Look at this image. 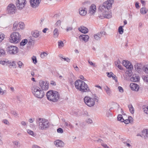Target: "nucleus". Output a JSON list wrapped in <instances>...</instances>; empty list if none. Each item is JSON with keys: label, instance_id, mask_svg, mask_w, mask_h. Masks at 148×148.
Returning <instances> with one entry per match:
<instances>
[{"label": "nucleus", "instance_id": "1", "mask_svg": "<svg viewBox=\"0 0 148 148\" xmlns=\"http://www.w3.org/2000/svg\"><path fill=\"white\" fill-rule=\"evenodd\" d=\"M99 100V97L97 96L96 94L93 95L92 97L86 96L84 99L85 103L89 107L93 106L95 105V102H97Z\"/></svg>", "mask_w": 148, "mask_h": 148}, {"label": "nucleus", "instance_id": "2", "mask_svg": "<svg viewBox=\"0 0 148 148\" xmlns=\"http://www.w3.org/2000/svg\"><path fill=\"white\" fill-rule=\"evenodd\" d=\"M46 96L49 100L53 102L57 101L60 97V95L58 92L52 90L48 91Z\"/></svg>", "mask_w": 148, "mask_h": 148}, {"label": "nucleus", "instance_id": "3", "mask_svg": "<svg viewBox=\"0 0 148 148\" xmlns=\"http://www.w3.org/2000/svg\"><path fill=\"white\" fill-rule=\"evenodd\" d=\"M31 91L33 95L38 98H43L45 95L44 91L39 87L36 86H33L32 87Z\"/></svg>", "mask_w": 148, "mask_h": 148}, {"label": "nucleus", "instance_id": "4", "mask_svg": "<svg viewBox=\"0 0 148 148\" xmlns=\"http://www.w3.org/2000/svg\"><path fill=\"white\" fill-rule=\"evenodd\" d=\"M36 122L39 123V128L41 130H47L49 126V121L45 119L39 118L37 119Z\"/></svg>", "mask_w": 148, "mask_h": 148}, {"label": "nucleus", "instance_id": "5", "mask_svg": "<svg viewBox=\"0 0 148 148\" xmlns=\"http://www.w3.org/2000/svg\"><path fill=\"white\" fill-rule=\"evenodd\" d=\"M113 2V0H107L104 2L103 5H100L99 8V11L104 12L109 11V9L112 7V3Z\"/></svg>", "mask_w": 148, "mask_h": 148}, {"label": "nucleus", "instance_id": "6", "mask_svg": "<svg viewBox=\"0 0 148 148\" xmlns=\"http://www.w3.org/2000/svg\"><path fill=\"white\" fill-rule=\"evenodd\" d=\"M21 35L18 32L12 33L10 35V41L11 43L16 44L21 40Z\"/></svg>", "mask_w": 148, "mask_h": 148}, {"label": "nucleus", "instance_id": "7", "mask_svg": "<svg viewBox=\"0 0 148 148\" xmlns=\"http://www.w3.org/2000/svg\"><path fill=\"white\" fill-rule=\"evenodd\" d=\"M7 51L10 54L14 55L16 54L18 51V49L16 46L11 45L7 48Z\"/></svg>", "mask_w": 148, "mask_h": 148}, {"label": "nucleus", "instance_id": "8", "mask_svg": "<svg viewBox=\"0 0 148 148\" xmlns=\"http://www.w3.org/2000/svg\"><path fill=\"white\" fill-rule=\"evenodd\" d=\"M27 3L26 0H17L16 3V7L18 10H22L25 6Z\"/></svg>", "mask_w": 148, "mask_h": 148}, {"label": "nucleus", "instance_id": "9", "mask_svg": "<svg viewBox=\"0 0 148 148\" xmlns=\"http://www.w3.org/2000/svg\"><path fill=\"white\" fill-rule=\"evenodd\" d=\"M7 10L8 13L10 14L15 13L16 10V7L14 4L11 3L8 6Z\"/></svg>", "mask_w": 148, "mask_h": 148}, {"label": "nucleus", "instance_id": "10", "mask_svg": "<svg viewBox=\"0 0 148 148\" xmlns=\"http://www.w3.org/2000/svg\"><path fill=\"white\" fill-rule=\"evenodd\" d=\"M100 13L102 12L101 11H99ZM103 16L100 15L99 16V18L101 19H102L103 18H107L109 19L112 16V15L111 13H109L108 11H105V12H102Z\"/></svg>", "mask_w": 148, "mask_h": 148}, {"label": "nucleus", "instance_id": "11", "mask_svg": "<svg viewBox=\"0 0 148 148\" xmlns=\"http://www.w3.org/2000/svg\"><path fill=\"white\" fill-rule=\"evenodd\" d=\"M41 1V0H30L29 2L31 7L35 8L38 7Z\"/></svg>", "mask_w": 148, "mask_h": 148}, {"label": "nucleus", "instance_id": "12", "mask_svg": "<svg viewBox=\"0 0 148 148\" xmlns=\"http://www.w3.org/2000/svg\"><path fill=\"white\" fill-rule=\"evenodd\" d=\"M105 34L106 32H101L95 34L94 36V38L96 40H100L101 37L105 35Z\"/></svg>", "mask_w": 148, "mask_h": 148}, {"label": "nucleus", "instance_id": "13", "mask_svg": "<svg viewBox=\"0 0 148 148\" xmlns=\"http://www.w3.org/2000/svg\"><path fill=\"white\" fill-rule=\"evenodd\" d=\"M81 87L79 90L82 92H87L90 91V89L87 84L84 82Z\"/></svg>", "mask_w": 148, "mask_h": 148}, {"label": "nucleus", "instance_id": "14", "mask_svg": "<svg viewBox=\"0 0 148 148\" xmlns=\"http://www.w3.org/2000/svg\"><path fill=\"white\" fill-rule=\"evenodd\" d=\"M122 64L127 69H130L131 70L133 68V65L128 60H123Z\"/></svg>", "mask_w": 148, "mask_h": 148}, {"label": "nucleus", "instance_id": "15", "mask_svg": "<svg viewBox=\"0 0 148 148\" xmlns=\"http://www.w3.org/2000/svg\"><path fill=\"white\" fill-rule=\"evenodd\" d=\"M39 84L42 90H46L48 89L49 84L45 82L41 81L39 83Z\"/></svg>", "mask_w": 148, "mask_h": 148}, {"label": "nucleus", "instance_id": "16", "mask_svg": "<svg viewBox=\"0 0 148 148\" xmlns=\"http://www.w3.org/2000/svg\"><path fill=\"white\" fill-rule=\"evenodd\" d=\"M84 81H82L81 80H77L75 81V87L78 90L81 87L82 85H83V84Z\"/></svg>", "mask_w": 148, "mask_h": 148}, {"label": "nucleus", "instance_id": "17", "mask_svg": "<svg viewBox=\"0 0 148 148\" xmlns=\"http://www.w3.org/2000/svg\"><path fill=\"white\" fill-rule=\"evenodd\" d=\"M79 38L80 40L84 41L85 42H86L88 40L89 36L87 35L82 34L80 35Z\"/></svg>", "mask_w": 148, "mask_h": 148}, {"label": "nucleus", "instance_id": "18", "mask_svg": "<svg viewBox=\"0 0 148 148\" xmlns=\"http://www.w3.org/2000/svg\"><path fill=\"white\" fill-rule=\"evenodd\" d=\"M54 143L57 147H62L64 145V143L59 140H56L54 142Z\"/></svg>", "mask_w": 148, "mask_h": 148}, {"label": "nucleus", "instance_id": "19", "mask_svg": "<svg viewBox=\"0 0 148 148\" xmlns=\"http://www.w3.org/2000/svg\"><path fill=\"white\" fill-rule=\"evenodd\" d=\"M96 10L95 5L94 4H92L90 7L89 10V12L90 14L91 15L93 14L95 12Z\"/></svg>", "mask_w": 148, "mask_h": 148}, {"label": "nucleus", "instance_id": "20", "mask_svg": "<svg viewBox=\"0 0 148 148\" xmlns=\"http://www.w3.org/2000/svg\"><path fill=\"white\" fill-rule=\"evenodd\" d=\"M130 86L132 90L138 91L139 89V86L136 84L131 83Z\"/></svg>", "mask_w": 148, "mask_h": 148}, {"label": "nucleus", "instance_id": "21", "mask_svg": "<svg viewBox=\"0 0 148 148\" xmlns=\"http://www.w3.org/2000/svg\"><path fill=\"white\" fill-rule=\"evenodd\" d=\"M130 79L131 81L136 82L139 81V78L138 75L134 74L130 78Z\"/></svg>", "mask_w": 148, "mask_h": 148}, {"label": "nucleus", "instance_id": "22", "mask_svg": "<svg viewBox=\"0 0 148 148\" xmlns=\"http://www.w3.org/2000/svg\"><path fill=\"white\" fill-rule=\"evenodd\" d=\"M78 29L79 31L84 34L87 33L88 31V29L83 26H81L80 27L78 28Z\"/></svg>", "mask_w": 148, "mask_h": 148}, {"label": "nucleus", "instance_id": "23", "mask_svg": "<svg viewBox=\"0 0 148 148\" xmlns=\"http://www.w3.org/2000/svg\"><path fill=\"white\" fill-rule=\"evenodd\" d=\"M84 9L85 8H80L79 9V13L81 15L84 16L86 14V11Z\"/></svg>", "mask_w": 148, "mask_h": 148}, {"label": "nucleus", "instance_id": "24", "mask_svg": "<svg viewBox=\"0 0 148 148\" xmlns=\"http://www.w3.org/2000/svg\"><path fill=\"white\" fill-rule=\"evenodd\" d=\"M18 28V22H15L13 24L12 29L14 31L16 30Z\"/></svg>", "mask_w": 148, "mask_h": 148}, {"label": "nucleus", "instance_id": "25", "mask_svg": "<svg viewBox=\"0 0 148 148\" xmlns=\"http://www.w3.org/2000/svg\"><path fill=\"white\" fill-rule=\"evenodd\" d=\"M104 89L107 94L109 96L111 94L112 92L110 89L107 86H106L104 88Z\"/></svg>", "mask_w": 148, "mask_h": 148}, {"label": "nucleus", "instance_id": "26", "mask_svg": "<svg viewBox=\"0 0 148 148\" xmlns=\"http://www.w3.org/2000/svg\"><path fill=\"white\" fill-rule=\"evenodd\" d=\"M59 35L58 30L57 28H55L53 31V36L54 38H57Z\"/></svg>", "mask_w": 148, "mask_h": 148}, {"label": "nucleus", "instance_id": "27", "mask_svg": "<svg viewBox=\"0 0 148 148\" xmlns=\"http://www.w3.org/2000/svg\"><path fill=\"white\" fill-rule=\"evenodd\" d=\"M64 124L66 127H69L71 129L73 128L74 127V126L69 121H67L65 122Z\"/></svg>", "mask_w": 148, "mask_h": 148}, {"label": "nucleus", "instance_id": "28", "mask_svg": "<svg viewBox=\"0 0 148 148\" xmlns=\"http://www.w3.org/2000/svg\"><path fill=\"white\" fill-rule=\"evenodd\" d=\"M128 107L131 113L132 114H134V110L132 105L131 104L129 105H128Z\"/></svg>", "mask_w": 148, "mask_h": 148}, {"label": "nucleus", "instance_id": "29", "mask_svg": "<svg viewBox=\"0 0 148 148\" xmlns=\"http://www.w3.org/2000/svg\"><path fill=\"white\" fill-rule=\"evenodd\" d=\"M69 79L70 81V82H72L75 80V76L72 73L70 74V77L69 78Z\"/></svg>", "mask_w": 148, "mask_h": 148}, {"label": "nucleus", "instance_id": "30", "mask_svg": "<svg viewBox=\"0 0 148 148\" xmlns=\"http://www.w3.org/2000/svg\"><path fill=\"white\" fill-rule=\"evenodd\" d=\"M5 51L2 47H0V56H2L5 55Z\"/></svg>", "mask_w": 148, "mask_h": 148}, {"label": "nucleus", "instance_id": "31", "mask_svg": "<svg viewBox=\"0 0 148 148\" xmlns=\"http://www.w3.org/2000/svg\"><path fill=\"white\" fill-rule=\"evenodd\" d=\"M140 13L142 14H145L146 13L147 11V10L146 9L145 7H143L140 9Z\"/></svg>", "mask_w": 148, "mask_h": 148}, {"label": "nucleus", "instance_id": "32", "mask_svg": "<svg viewBox=\"0 0 148 148\" xmlns=\"http://www.w3.org/2000/svg\"><path fill=\"white\" fill-rule=\"evenodd\" d=\"M139 65L140 64L138 63L136 64L135 65V68L136 70L138 72L140 71L141 70Z\"/></svg>", "mask_w": 148, "mask_h": 148}, {"label": "nucleus", "instance_id": "33", "mask_svg": "<svg viewBox=\"0 0 148 148\" xmlns=\"http://www.w3.org/2000/svg\"><path fill=\"white\" fill-rule=\"evenodd\" d=\"M28 41L27 39H25L22 40L21 42H20V44L21 46H23L25 45L27 43V42Z\"/></svg>", "mask_w": 148, "mask_h": 148}, {"label": "nucleus", "instance_id": "34", "mask_svg": "<svg viewBox=\"0 0 148 148\" xmlns=\"http://www.w3.org/2000/svg\"><path fill=\"white\" fill-rule=\"evenodd\" d=\"M143 108L144 112L146 114H148V106H143Z\"/></svg>", "mask_w": 148, "mask_h": 148}, {"label": "nucleus", "instance_id": "35", "mask_svg": "<svg viewBox=\"0 0 148 148\" xmlns=\"http://www.w3.org/2000/svg\"><path fill=\"white\" fill-rule=\"evenodd\" d=\"M14 144V147L15 148H19L20 147V145H19V143L18 142V141H15L13 143Z\"/></svg>", "mask_w": 148, "mask_h": 148}, {"label": "nucleus", "instance_id": "36", "mask_svg": "<svg viewBox=\"0 0 148 148\" xmlns=\"http://www.w3.org/2000/svg\"><path fill=\"white\" fill-rule=\"evenodd\" d=\"M117 120L119 121H120L121 122H123L124 119L123 118L122 115L119 114L117 116Z\"/></svg>", "mask_w": 148, "mask_h": 148}, {"label": "nucleus", "instance_id": "37", "mask_svg": "<svg viewBox=\"0 0 148 148\" xmlns=\"http://www.w3.org/2000/svg\"><path fill=\"white\" fill-rule=\"evenodd\" d=\"M34 39L32 36H30L29 37V40L28 42L29 43H30L31 45L32 44H34Z\"/></svg>", "mask_w": 148, "mask_h": 148}, {"label": "nucleus", "instance_id": "38", "mask_svg": "<svg viewBox=\"0 0 148 148\" xmlns=\"http://www.w3.org/2000/svg\"><path fill=\"white\" fill-rule=\"evenodd\" d=\"M8 64H9V66H13L15 68L16 67V64L14 61H13L12 62L10 61Z\"/></svg>", "mask_w": 148, "mask_h": 148}, {"label": "nucleus", "instance_id": "39", "mask_svg": "<svg viewBox=\"0 0 148 148\" xmlns=\"http://www.w3.org/2000/svg\"><path fill=\"white\" fill-rule=\"evenodd\" d=\"M123 29L122 26H120L118 29L119 32V34H122L123 32Z\"/></svg>", "mask_w": 148, "mask_h": 148}, {"label": "nucleus", "instance_id": "40", "mask_svg": "<svg viewBox=\"0 0 148 148\" xmlns=\"http://www.w3.org/2000/svg\"><path fill=\"white\" fill-rule=\"evenodd\" d=\"M24 27V24L22 22L19 23L18 24V29H19L20 28L21 29H23Z\"/></svg>", "mask_w": 148, "mask_h": 148}, {"label": "nucleus", "instance_id": "41", "mask_svg": "<svg viewBox=\"0 0 148 148\" xmlns=\"http://www.w3.org/2000/svg\"><path fill=\"white\" fill-rule=\"evenodd\" d=\"M4 35L2 33H0V43L4 39Z\"/></svg>", "mask_w": 148, "mask_h": 148}, {"label": "nucleus", "instance_id": "42", "mask_svg": "<svg viewBox=\"0 0 148 148\" xmlns=\"http://www.w3.org/2000/svg\"><path fill=\"white\" fill-rule=\"evenodd\" d=\"M48 55L47 53L45 52H42L40 54V57L42 58H44Z\"/></svg>", "mask_w": 148, "mask_h": 148}, {"label": "nucleus", "instance_id": "43", "mask_svg": "<svg viewBox=\"0 0 148 148\" xmlns=\"http://www.w3.org/2000/svg\"><path fill=\"white\" fill-rule=\"evenodd\" d=\"M27 133L33 136H34V132L33 131H32V130H27Z\"/></svg>", "mask_w": 148, "mask_h": 148}, {"label": "nucleus", "instance_id": "44", "mask_svg": "<svg viewBox=\"0 0 148 148\" xmlns=\"http://www.w3.org/2000/svg\"><path fill=\"white\" fill-rule=\"evenodd\" d=\"M33 37L37 38L39 36V34L37 32H33L32 34Z\"/></svg>", "mask_w": 148, "mask_h": 148}, {"label": "nucleus", "instance_id": "45", "mask_svg": "<svg viewBox=\"0 0 148 148\" xmlns=\"http://www.w3.org/2000/svg\"><path fill=\"white\" fill-rule=\"evenodd\" d=\"M131 142L130 140L128 139L126 142H124L123 143L126 144V145L127 147H129L131 146V145L129 144V143Z\"/></svg>", "mask_w": 148, "mask_h": 148}, {"label": "nucleus", "instance_id": "46", "mask_svg": "<svg viewBox=\"0 0 148 148\" xmlns=\"http://www.w3.org/2000/svg\"><path fill=\"white\" fill-rule=\"evenodd\" d=\"M147 130H143L142 131L143 137H144V138H146V132Z\"/></svg>", "mask_w": 148, "mask_h": 148}, {"label": "nucleus", "instance_id": "47", "mask_svg": "<svg viewBox=\"0 0 148 148\" xmlns=\"http://www.w3.org/2000/svg\"><path fill=\"white\" fill-rule=\"evenodd\" d=\"M32 59L33 61V63L35 64H36L37 62V60L36 57L34 56H33L32 58Z\"/></svg>", "mask_w": 148, "mask_h": 148}, {"label": "nucleus", "instance_id": "48", "mask_svg": "<svg viewBox=\"0 0 148 148\" xmlns=\"http://www.w3.org/2000/svg\"><path fill=\"white\" fill-rule=\"evenodd\" d=\"M58 44L59 47H63L64 46V44L62 41H59Z\"/></svg>", "mask_w": 148, "mask_h": 148}, {"label": "nucleus", "instance_id": "49", "mask_svg": "<svg viewBox=\"0 0 148 148\" xmlns=\"http://www.w3.org/2000/svg\"><path fill=\"white\" fill-rule=\"evenodd\" d=\"M142 78L144 81L148 82V75L143 76L142 77Z\"/></svg>", "mask_w": 148, "mask_h": 148}, {"label": "nucleus", "instance_id": "50", "mask_svg": "<svg viewBox=\"0 0 148 148\" xmlns=\"http://www.w3.org/2000/svg\"><path fill=\"white\" fill-rule=\"evenodd\" d=\"M143 71L146 73L148 74V68L146 66H144L143 68Z\"/></svg>", "mask_w": 148, "mask_h": 148}, {"label": "nucleus", "instance_id": "51", "mask_svg": "<svg viewBox=\"0 0 148 148\" xmlns=\"http://www.w3.org/2000/svg\"><path fill=\"white\" fill-rule=\"evenodd\" d=\"M18 67L20 68L24 66L23 64L21 61H19L18 62Z\"/></svg>", "mask_w": 148, "mask_h": 148}, {"label": "nucleus", "instance_id": "52", "mask_svg": "<svg viewBox=\"0 0 148 148\" xmlns=\"http://www.w3.org/2000/svg\"><path fill=\"white\" fill-rule=\"evenodd\" d=\"M106 115L107 117H109L112 116V113H111V111L110 110H108L106 113Z\"/></svg>", "mask_w": 148, "mask_h": 148}, {"label": "nucleus", "instance_id": "53", "mask_svg": "<svg viewBox=\"0 0 148 148\" xmlns=\"http://www.w3.org/2000/svg\"><path fill=\"white\" fill-rule=\"evenodd\" d=\"M107 76L109 77H111L114 74L112 72L110 73L107 72L106 73Z\"/></svg>", "mask_w": 148, "mask_h": 148}, {"label": "nucleus", "instance_id": "54", "mask_svg": "<svg viewBox=\"0 0 148 148\" xmlns=\"http://www.w3.org/2000/svg\"><path fill=\"white\" fill-rule=\"evenodd\" d=\"M57 132L58 133H62L63 132V129L61 128H58L57 130Z\"/></svg>", "mask_w": 148, "mask_h": 148}, {"label": "nucleus", "instance_id": "55", "mask_svg": "<svg viewBox=\"0 0 148 148\" xmlns=\"http://www.w3.org/2000/svg\"><path fill=\"white\" fill-rule=\"evenodd\" d=\"M11 113L14 115L15 116H18V114H17V113L14 111H12L11 112Z\"/></svg>", "mask_w": 148, "mask_h": 148}, {"label": "nucleus", "instance_id": "56", "mask_svg": "<svg viewBox=\"0 0 148 148\" xmlns=\"http://www.w3.org/2000/svg\"><path fill=\"white\" fill-rule=\"evenodd\" d=\"M5 90H3L1 88V87H0V94L1 95H3L5 93Z\"/></svg>", "mask_w": 148, "mask_h": 148}, {"label": "nucleus", "instance_id": "57", "mask_svg": "<svg viewBox=\"0 0 148 148\" xmlns=\"http://www.w3.org/2000/svg\"><path fill=\"white\" fill-rule=\"evenodd\" d=\"M2 137L1 134L0 132V145H1L3 144V142L2 140Z\"/></svg>", "mask_w": 148, "mask_h": 148}, {"label": "nucleus", "instance_id": "58", "mask_svg": "<svg viewBox=\"0 0 148 148\" xmlns=\"http://www.w3.org/2000/svg\"><path fill=\"white\" fill-rule=\"evenodd\" d=\"M118 89L119 91L121 92H123L124 90L123 88L121 86H119L118 87Z\"/></svg>", "mask_w": 148, "mask_h": 148}, {"label": "nucleus", "instance_id": "59", "mask_svg": "<svg viewBox=\"0 0 148 148\" xmlns=\"http://www.w3.org/2000/svg\"><path fill=\"white\" fill-rule=\"evenodd\" d=\"M88 63L90 64V65L94 67H95L96 65L95 63H94L90 61V60L88 61Z\"/></svg>", "mask_w": 148, "mask_h": 148}, {"label": "nucleus", "instance_id": "60", "mask_svg": "<svg viewBox=\"0 0 148 148\" xmlns=\"http://www.w3.org/2000/svg\"><path fill=\"white\" fill-rule=\"evenodd\" d=\"M73 27L72 26L67 27L66 28V30L67 32H68L69 31L72 30L73 29Z\"/></svg>", "mask_w": 148, "mask_h": 148}, {"label": "nucleus", "instance_id": "61", "mask_svg": "<svg viewBox=\"0 0 148 148\" xmlns=\"http://www.w3.org/2000/svg\"><path fill=\"white\" fill-rule=\"evenodd\" d=\"M60 58L64 60V61H66L67 62H69L70 61V59L68 58H63V56L60 57Z\"/></svg>", "mask_w": 148, "mask_h": 148}, {"label": "nucleus", "instance_id": "62", "mask_svg": "<svg viewBox=\"0 0 148 148\" xmlns=\"http://www.w3.org/2000/svg\"><path fill=\"white\" fill-rule=\"evenodd\" d=\"M61 21L60 20H58L56 23V25L57 26H60L61 25Z\"/></svg>", "mask_w": 148, "mask_h": 148}, {"label": "nucleus", "instance_id": "63", "mask_svg": "<svg viewBox=\"0 0 148 148\" xmlns=\"http://www.w3.org/2000/svg\"><path fill=\"white\" fill-rule=\"evenodd\" d=\"M101 145L105 148H110L106 144H104L103 143H102Z\"/></svg>", "mask_w": 148, "mask_h": 148}, {"label": "nucleus", "instance_id": "64", "mask_svg": "<svg viewBox=\"0 0 148 148\" xmlns=\"http://www.w3.org/2000/svg\"><path fill=\"white\" fill-rule=\"evenodd\" d=\"M123 122H124L125 123L128 124L130 122V121L129 119H126L125 120H124V121Z\"/></svg>", "mask_w": 148, "mask_h": 148}]
</instances>
